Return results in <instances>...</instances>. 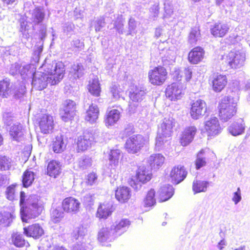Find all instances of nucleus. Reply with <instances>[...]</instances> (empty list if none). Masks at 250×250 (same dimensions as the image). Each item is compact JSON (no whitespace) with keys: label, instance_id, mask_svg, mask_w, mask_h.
Instances as JSON below:
<instances>
[{"label":"nucleus","instance_id":"7c9ffc66","mask_svg":"<svg viewBox=\"0 0 250 250\" xmlns=\"http://www.w3.org/2000/svg\"><path fill=\"white\" fill-rule=\"evenodd\" d=\"M120 118V112L119 110L114 109L106 112L105 118V124L107 127L114 125Z\"/></svg>","mask_w":250,"mask_h":250},{"label":"nucleus","instance_id":"39448f33","mask_svg":"<svg viewBox=\"0 0 250 250\" xmlns=\"http://www.w3.org/2000/svg\"><path fill=\"white\" fill-rule=\"evenodd\" d=\"M148 138L137 134L133 135L127 139L125 148L130 153L135 154L139 152L148 143Z\"/></svg>","mask_w":250,"mask_h":250},{"label":"nucleus","instance_id":"2f4dec72","mask_svg":"<svg viewBox=\"0 0 250 250\" xmlns=\"http://www.w3.org/2000/svg\"><path fill=\"white\" fill-rule=\"evenodd\" d=\"M61 163L57 161L52 160L50 161L47 166V174L50 177H57L61 173Z\"/></svg>","mask_w":250,"mask_h":250},{"label":"nucleus","instance_id":"ddd939ff","mask_svg":"<svg viewBox=\"0 0 250 250\" xmlns=\"http://www.w3.org/2000/svg\"><path fill=\"white\" fill-rule=\"evenodd\" d=\"M166 96L171 101L181 99L184 95V87L179 83H172L168 85L166 89Z\"/></svg>","mask_w":250,"mask_h":250},{"label":"nucleus","instance_id":"9d476101","mask_svg":"<svg viewBox=\"0 0 250 250\" xmlns=\"http://www.w3.org/2000/svg\"><path fill=\"white\" fill-rule=\"evenodd\" d=\"M204 125V129L208 136L217 135L222 132L223 129L218 118L215 116H211L206 118Z\"/></svg>","mask_w":250,"mask_h":250},{"label":"nucleus","instance_id":"a19ab883","mask_svg":"<svg viewBox=\"0 0 250 250\" xmlns=\"http://www.w3.org/2000/svg\"><path fill=\"white\" fill-rule=\"evenodd\" d=\"M88 89L93 96H99L101 92V88L98 79L94 78L89 81Z\"/></svg>","mask_w":250,"mask_h":250},{"label":"nucleus","instance_id":"aec40b11","mask_svg":"<svg viewBox=\"0 0 250 250\" xmlns=\"http://www.w3.org/2000/svg\"><path fill=\"white\" fill-rule=\"evenodd\" d=\"M227 83L228 79L225 75L214 74L212 81V89L215 92H219L225 87Z\"/></svg>","mask_w":250,"mask_h":250},{"label":"nucleus","instance_id":"a211bd4d","mask_svg":"<svg viewBox=\"0 0 250 250\" xmlns=\"http://www.w3.org/2000/svg\"><path fill=\"white\" fill-rule=\"evenodd\" d=\"M80 205L79 201L72 197L65 198L62 203L63 209L68 213L77 212L79 210Z\"/></svg>","mask_w":250,"mask_h":250},{"label":"nucleus","instance_id":"c756f323","mask_svg":"<svg viewBox=\"0 0 250 250\" xmlns=\"http://www.w3.org/2000/svg\"><path fill=\"white\" fill-rule=\"evenodd\" d=\"M112 205L110 203L101 204L98 208L96 216L100 219H106L113 212Z\"/></svg>","mask_w":250,"mask_h":250},{"label":"nucleus","instance_id":"c85d7f7f","mask_svg":"<svg viewBox=\"0 0 250 250\" xmlns=\"http://www.w3.org/2000/svg\"><path fill=\"white\" fill-rule=\"evenodd\" d=\"M115 197L116 199L121 203H125L131 197V191L127 187L118 188L116 190Z\"/></svg>","mask_w":250,"mask_h":250},{"label":"nucleus","instance_id":"052dcab7","mask_svg":"<svg viewBox=\"0 0 250 250\" xmlns=\"http://www.w3.org/2000/svg\"><path fill=\"white\" fill-rule=\"evenodd\" d=\"M242 200L241 191L240 188H238L237 191L233 193L231 198L234 205H237Z\"/></svg>","mask_w":250,"mask_h":250},{"label":"nucleus","instance_id":"5fc2aeb1","mask_svg":"<svg viewBox=\"0 0 250 250\" xmlns=\"http://www.w3.org/2000/svg\"><path fill=\"white\" fill-rule=\"evenodd\" d=\"M160 7L158 3H155L152 5L149 9V19L155 20L159 14Z\"/></svg>","mask_w":250,"mask_h":250},{"label":"nucleus","instance_id":"b1692460","mask_svg":"<svg viewBox=\"0 0 250 250\" xmlns=\"http://www.w3.org/2000/svg\"><path fill=\"white\" fill-rule=\"evenodd\" d=\"M14 94L16 97H19L18 93H16L12 89L10 81L7 79H4L0 82V96L3 98H7L11 95Z\"/></svg>","mask_w":250,"mask_h":250},{"label":"nucleus","instance_id":"c9c22d12","mask_svg":"<svg viewBox=\"0 0 250 250\" xmlns=\"http://www.w3.org/2000/svg\"><path fill=\"white\" fill-rule=\"evenodd\" d=\"M14 218L15 215L13 212L8 211L0 212V228L9 226Z\"/></svg>","mask_w":250,"mask_h":250},{"label":"nucleus","instance_id":"dca6fc26","mask_svg":"<svg viewBox=\"0 0 250 250\" xmlns=\"http://www.w3.org/2000/svg\"><path fill=\"white\" fill-rule=\"evenodd\" d=\"M39 126L43 134H49L52 132L54 126V118L49 114L43 115L39 120Z\"/></svg>","mask_w":250,"mask_h":250},{"label":"nucleus","instance_id":"5701e85b","mask_svg":"<svg viewBox=\"0 0 250 250\" xmlns=\"http://www.w3.org/2000/svg\"><path fill=\"white\" fill-rule=\"evenodd\" d=\"M205 52L202 47H194L188 53V61L191 63L197 64L202 61Z\"/></svg>","mask_w":250,"mask_h":250},{"label":"nucleus","instance_id":"69168bd1","mask_svg":"<svg viewBox=\"0 0 250 250\" xmlns=\"http://www.w3.org/2000/svg\"><path fill=\"white\" fill-rule=\"evenodd\" d=\"M3 120L6 125H10L13 121L12 114L11 113L5 112L3 115Z\"/></svg>","mask_w":250,"mask_h":250},{"label":"nucleus","instance_id":"6e6552de","mask_svg":"<svg viewBox=\"0 0 250 250\" xmlns=\"http://www.w3.org/2000/svg\"><path fill=\"white\" fill-rule=\"evenodd\" d=\"M245 60L246 55L242 50H233L228 54L227 57L228 64L230 68L233 69H237L243 66Z\"/></svg>","mask_w":250,"mask_h":250},{"label":"nucleus","instance_id":"bf43d9fd","mask_svg":"<svg viewBox=\"0 0 250 250\" xmlns=\"http://www.w3.org/2000/svg\"><path fill=\"white\" fill-rule=\"evenodd\" d=\"M86 183L88 185L92 186L97 183V175L94 172L88 174L86 178Z\"/></svg>","mask_w":250,"mask_h":250},{"label":"nucleus","instance_id":"f3484780","mask_svg":"<svg viewBox=\"0 0 250 250\" xmlns=\"http://www.w3.org/2000/svg\"><path fill=\"white\" fill-rule=\"evenodd\" d=\"M76 104L71 100H66L63 103V113H62V118L64 122H67L74 117L75 114Z\"/></svg>","mask_w":250,"mask_h":250},{"label":"nucleus","instance_id":"473e14b6","mask_svg":"<svg viewBox=\"0 0 250 250\" xmlns=\"http://www.w3.org/2000/svg\"><path fill=\"white\" fill-rule=\"evenodd\" d=\"M229 27L227 24L218 22L211 28V33L215 37H222L228 32Z\"/></svg>","mask_w":250,"mask_h":250},{"label":"nucleus","instance_id":"4468645a","mask_svg":"<svg viewBox=\"0 0 250 250\" xmlns=\"http://www.w3.org/2000/svg\"><path fill=\"white\" fill-rule=\"evenodd\" d=\"M207 111L206 102L204 100L198 99L192 104L190 114L192 119L197 120L203 116Z\"/></svg>","mask_w":250,"mask_h":250},{"label":"nucleus","instance_id":"72a5a7b5","mask_svg":"<svg viewBox=\"0 0 250 250\" xmlns=\"http://www.w3.org/2000/svg\"><path fill=\"white\" fill-rule=\"evenodd\" d=\"M9 134L13 140L20 141L23 135L22 125L20 124H14L10 128Z\"/></svg>","mask_w":250,"mask_h":250},{"label":"nucleus","instance_id":"79ce46f5","mask_svg":"<svg viewBox=\"0 0 250 250\" xmlns=\"http://www.w3.org/2000/svg\"><path fill=\"white\" fill-rule=\"evenodd\" d=\"M35 180V174L33 171L26 170L22 176V184L24 187H28Z\"/></svg>","mask_w":250,"mask_h":250},{"label":"nucleus","instance_id":"1a4fd4ad","mask_svg":"<svg viewBox=\"0 0 250 250\" xmlns=\"http://www.w3.org/2000/svg\"><path fill=\"white\" fill-rule=\"evenodd\" d=\"M166 69L162 66L154 68L148 72L150 83L154 85H161L164 83L167 79Z\"/></svg>","mask_w":250,"mask_h":250},{"label":"nucleus","instance_id":"58836bf2","mask_svg":"<svg viewBox=\"0 0 250 250\" xmlns=\"http://www.w3.org/2000/svg\"><path fill=\"white\" fill-rule=\"evenodd\" d=\"M129 97L134 102H140L145 95L146 92L144 90L135 87V89H131L129 92Z\"/></svg>","mask_w":250,"mask_h":250},{"label":"nucleus","instance_id":"cd10ccee","mask_svg":"<svg viewBox=\"0 0 250 250\" xmlns=\"http://www.w3.org/2000/svg\"><path fill=\"white\" fill-rule=\"evenodd\" d=\"M99 115V109L96 104H92L86 110L85 120L91 124L96 122Z\"/></svg>","mask_w":250,"mask_h":250},{"label":"nucleus","instance_id":"603ef678","mask_svg":"<svg viewBox=\"0 0 250 250\" xmlns=\"http://www.w3.org/2000/svg\"><path fill=\"white\" fill-rule=\"evenodd\" d=\"M34 68L33 65L32 64H24L21 65L20 74L25 79L26 76L28 74H31L33 72V69Z\"/></svg>","mask_w":250,"mask_h":250},{"label":"nucleus","instance_id":"49530a36","mask_svg":"<svg viewBox=\"0 0 250 250\" xmlns=\"http://www.w3.org/2000/svg\"><path fill=\"white\" fill-rule=\"evenodd\" d=\"M12 239L13 244L17 247H22L25 246L26 243L28 244V242L25 241L23 235L18 233L13 234Z\"/></svg>","mask_w":250,"mask_h":250},{"label":"nucleus","instance_id":"864d4df0","mask_svg":"<svg viewBox=\"0 0 250 250\" xmlns=\"http://www.w3.org/2000/svg\"><path fill=\"white\" fill-rule=\"evenodd\" d=\"M11 160L6 156H0V170H5L9 168Z\"/></svg>","mask_w":250,"mask_h":250},{"label":"nucleus","instance_id":"bb28decb","mask_svg":"<svg viewBox=\"0 0 250 250\" xmlns=\"http://www.w3.org/2000/svg\"><path fill=\"white\" fill-rule=\"evenodd\" d=\"M158 194L160 202H163L169 199L174 194V189L172 186L165 185L159 189Z\"/></svg>","mask_w":250,"mask_h":250},{"label":"nucleus","instance_id":"a878e982","mask_svg":"<svg viewBox=\"0 0 250 250\" xmlns=\"http://www.w3.org/2000/svg\"><path fill=\"white\" fill-rule=\"evenodd\" d=\"M24 233L27 236L38 238L44 233L42 227L38 224H35L24 228Z\"/></svg>","mask_w":250,"mask_h":250},{"label":"nucleus","instance_id":"774afa93","mask_svg":"<svg viewBox=\"0 0 250 250\" xmlns=\"http://www.w3.org/2000/svg\"><path fill=\"white\" fill-rule=\"evenodd\" d=\"M104 26V21L103 19H99L96 21V24L95 25V30L96 31H99L101 28Z\"/></svg>","mask_w":250,"mask_h":250},{"label":"nucleus","instance_id":"e433bc0d","mask_svg":"<svg viewBox=\"0 0 250 250\" xmlns=\"http://www.w3.org/2000/svg\"><path fill=\"white\" fill-rule=\"evenodd\" d=\"M53 151L56 153H61L65 149L66 144L62 136H57L52 144Z\"/></svg>","mask_w":250,"mask_h":250},{"label":"nucleus","instance_id":"6e6d98bb","mask_svg":"<svg viewBox=\"0 0 250 250\" xmlns=\"http://www.w3.org/2000/svg\"><path fill=\"white\" fill-rule=\"evenodd\" d=\"M124 20L122 16H118L117 20L114 22V27L119 34H123L124 32Z\"/></svg>","mask_w":250,"mask_h":250},{"label":"nucleus","instance_id":"20e7f679","mask_svg":"<svg viewBox=\"0 0 250 250\" xmlns=\"http://www.w3.org/2000/svg\"><path fill=\"white\" fill-rule=\"evenodd\" d=\"M237 104L231 97L224 98L219 105V116L223 122H228L234 116L237 111Z\"/></svg>","mask_w":250,"mask_h":250},{"label":"nucleus","instance_id":"de8ad7c7","mask_svg":"<svg viewBox=\"0 0 250 250\" xmlns=\"http://www.w3.org/2000/svg\"><path fill=\"white\" fill-rule=\"evenodd\" d=\"M64 213L60 207L54 209L51 213V220L55 223L59 222L63 217Z\"/></svg>","mask_w":250,"mask_h":250},{"label":"nucleus","instance_id":"c03bdc74","mask_svg":"<svg viewBox=\"0 0 250 250\" xmlns=\"http://www.w3.org/2000/svg\"><path fill=\"white\" fill-rule=\"evenodd\" d=\"M121 155V151L119 149L111 150L109 154L108 159L110 165L116 166L118 165L119 160Z\"/></svg>","mask_w":250,"mask_h":250},{"label":"nucleus","instance_id":"13d9d810","mask_svg":"<svg viewBox=\"0 0 250 250\" xmlns=\"http://www.w3.org/2000/svg\"><path fill=\"white\" fill-rule=\"evenodd\" d=\"M128 26L129 35H133V34L136 33V28L137 27V22L134 19L131 18L129 19Z\"/></svg>","mask_w":250,"mask_h":250},{"label":"nucleus","instance_id":"3c124183","mask_svg":"<svg viewBox=\"0 0 250 250\" xmlns=\"http://www.w3.org/2000/svg\"><path fill=\"white\" fill-rule=\"evenodd\" d=\"M204 152L205 151L204 150H201L197 154V159L195 161L196 167L197 169L206 165V159L203 156Z\"/></svg>","mask_w":250,"mask_h":250},{"label":"nucleus","instance_id":"09e8293b","mask_svg":"<svg viewBox=\"0 0 250 250\" xmlns=\"http://www.w3.org/2000/svg\"><path fill=\"white\" fill-rule=\"evenodd\" d=\"M92 159L88 156H83L78 162L80 168L84 169L90 167L92 165Z\"/></svg>","mask_w":250,"mask_h":250},{"label":"nucleus","instance_id":"680f3d73","mask_svg":"<svg viewBox=\"0 0 250 250\" xmlns=\"http://www.w3.org/2000/svg\"><path fill=\"white\" fill-rule=\"evenodd\" d=\"M111 92L113 98L115 100L119 99L121 95V90L118 87L115 85L112 86L111 88Z\"/></svg>","mask_w":250,"mask_h":250},{"label":"nucleus","instance_id":"7ed1b4c3","mask_svg":"<svg viewBox=\"0 0 250 250\" xmlns=\"http://www.w3.org/2000/svg\"><path fill=\"white\" fill-rule=\"evenodd\" d=\"M175 120L171 117L164 118L158 128L155 146L158 150L169 145Z\"/></svg>","mask_w":250,"mask_h":250},{"label":"nucleus","instance_id":"0eeeda50","mask_svg":"<svg viewBox=\"0 0 250 250\" xmlns=\"http://www.w3.org/2000/svg\"><path fill=\"white\" fill-rule=\"evenodd\" d=\"M151 178V174L145 166H141L138 167L136 176L129 181V185L135 190H139L141 187V183H145Z\"/></svg>","mask_w":250,"mask_h":250},{"label":"nucleus","instance_id":"8fccbe9b","mask_svg":"<svg viewBox=\"0 0 250 250\" xmlns=\"http://www.w3.org/2000/svg\"><path fill=\"white\" fill-rule=\"evenodd\" d=\"M165 14L164 18H168L173 14L174 6L172 1L170 0H165L164 2Z\"/></svg>","mask_w":250,"mask_h":250},{"label":"nucleus","instance_id":"f257e3e1","mask_svg":"<svg viewBox=\"0 0 250 250\" xmlns=\"http://www.w3.org/2000/svg\"><path fill=\"white\" fill-rule=\"evenodd\" d=\"M40 71L33 74L32 85L38 90L45 88L48 84H58L62 79L64 74V65L62 62H52L45 63L40 68Z\"/></svg>","mask_w":250,"mask_h":250},{"label":"nucleus","instance_id":"0e129e2a","mask_svg":"<svg viewBox=\"0 0 250 250\" xmlns=\"http://www.w3.org/2000/svg\"><path fill=\"white\" fill-rule=\"evenodd\" d=\"M42 52V48L41 47H38L33 53V57L32 58V62L36 63L39 62L40 59V55Z\"/></svg>","mask_w":250,"mask_h":250},{"label":"nucleus","instance_id":"2eb2a0df","mask_svg":"<svg viewBox=\"0 0 250 250\" xmlns=\"http://www.w3.org/2000/svg\"><path fill=\"white\" fill-rule=\"evenodd\" d=\"M246 127V124L243 119L239 118L229 125L227 131L232 136L237 137L244 134Z\"/></svg>","mask_w":250,"mask_h":250},{"label":"nucleus","instance_id":"6ab92c4d","mask_svg":"<svg viewBox=\"0 0 250 250\" xmlns=\"http://www.w3.org/2000/svg\"><path fill=\"white\" fill-rule=\"evenodd\" d=\"M197 132V128L194 126H190L185 128L180 138V143L183 146H187L193 140Z\"/></svg>","mask_w":250,"mask_h":250},{"label":"nucleus","instance_id":"ea45409f","mask_svg":"<svg viewBox=\"0 0 250 250\" xmlns=\"http://www.w3.org/2000/svg\"><path fill=\"white\" fill-rule=\"evenodd\" d=\"M83 74L84 68L81 63L74 64L69 72V75L74 79L81 78Z\"/></svg>","mask_w":250,"mask_h":250},{"label":"nucleus","instance_id":"37998d69","mask_svg":"<svg viewBox=\"0 0 250 250\" xmlns=\"http://www.w3.org/2000/svg\"><path fill=\"white\" fill-rule=\"evenodd\" d=\"M200 38V32L199 27H195L191 29L188 38V42L194 45Z\"/></svg>","mask_w":250,"mask_h":250},{"label":"nucleus","instance_id":"9b49d317","mask_svg":"<svg viewBox=\"0 0 250 250\" xmlns=\"http://www.w3.org/2000/svg\"><path fill=\"white\" fill-rule=\"evenodd\" d=\"M110 225H105L100 228L97 234L98 241L103 245L114 241L117 236Z\"/></svg>","mask_w":250,"mask_h":250},{"label":"nucleus","instance_id":"4d7b16f0","mask_svg":"<svg viewBox=\"0 0 250 250\" xmlns=\"http://www.w3.org/2000/svg\"><path fill=\"white\" fill-rule=\"evenodd\" d=\"M74 25L72 23H66L63 26V35L70 37L72 35Z\"/></svg>","mask_w":250,"mask_h":250},{"label":"nucleus","instance_id":"4c0bfd02","mask_svg":"<svg viewBox=\"0 0 250 250\" xmlns=\"http://www.w3.org/2000/svg\"><path fill=\"white\" fill-rule=\"evenodd\" d=\"M208 186V182L196 179L193 181L192 189L195 194L202 192H206Z\"/></svg>","mask_w":250,"mask_h":250},{"label":"nucleus","instance_id":"f704fd0d","mask_svg":"<svg viewBox=\"0 0 250 250\" xmlns=\"http://www.w3.org/2000/svg\"><path fill=\"white\" fill-rule=\"evenodd\" d=\"M147 161L152 168L158 169L163 165L165 157L161 154H154L150 156Z\"/></svg>","mask_w":250,"mask_h":250},{"label":"nucleus","instance_id":"e2e57ef3","mask_svg":"<svg viewBox=\"0 0 250 250\" xmlns=\"http://www.w3.org/2000/svg\"><path fill=\"white\" fill-rule=\"evenodd\" d=\"M6 196L8 200H13L15 197V189L13 186H10L7 188L6 191Z\"/></svg>","mask_w":250,"mask_h":250},{"label":"nucleus","instance_id":"423d86ee","mask_svg":"<svg viewBox=\"0 0 250 250\" xmlns=\"http://www.w3.org/2000/svg\"><path fill=\"white\" fill-rule=\"evenodd\" d=\"M87 229L83 226H80L75 229L73 233V236L78 241L74 246L73 250H90V241L86 236Z\"/></svg>","mask_w":250,"mask_h":250},{"label":"nucleus","instance_id":"a18cd8bd","mask_svg":"<svg viewBox=\"0 0 250 250\" xmlns=\"http://www.w3.org/2000/svg\"><path fill=\"white\" fill-rule=\"evenodd\" d=\"M155 192L153 189H150L144 200V206L146 207H150L156 203L155 198Z\"/></svg>","mask_w":250,"mask_h":250},{"label":"nucleus","instance_id":"f03ea898","mask_svg":"<svg viewBox=\"0 0 250 250\" xmlns=\"http://www.w3.org/2000/svg\"><path fill=\"white\" fill-rule=\"evenodd\" d=\"M25 194L23 191L20 192L21 216L23 222H27L29 219H34L42 212L43 207L42 202L39 200L38 196L30 195L26 200L25 207L24 202Z\"/></svg>","mask_w":250,"mask_h":250},{"label":"nucleus","instance_id":"393cba45","mask_svg":"<svg viewBox=\"0 0 250 250\" xmlns=\"http://www.w3.org/2000/svg\"><path fill=\"white\" fill-rule=\"evenodd\" d=\"M130 223L126 219H123L119 221L115 222L110 225L117 237L122 235L128 228Z\"/></svg>","mask_w":250,"mask_h":250},{"label":"nucleus","instance_id":"412c9836","mask_svg":"<svg viewBox=\"0 0 250 250\" xmlns=\"http://www.w3.org/2000/svg\"><path fill=\"white\" fill-rule=\"evenodd\" d=\"M187 171L184 167L178 166L174 167L171 170L170 176L174 184H178L182 182L187 176Z\"/></svg>","mask_w":250,"mask_h":250},{"label":"nucleus","instance_id":"f8f14e48","mask_svg":"<svg viewBox=\"0 0 250 250\" xmlns=\"http://www.w3.org/2000/svg\"><path fill=\"white\" fill-rule=\"evenodd\" d=\"M95 142L94 134L89 131H84L77 138V144L79 151H83L91 147Z\"/></svg>","mask_w":250,"mask_h":250},{"label":"nucleus","instance_id":"4be33fe9","mask_svg":"<svg viewBox=\"0 0 250 250\" xmlns=\"http://www.w3.org/2000/svg\"><path fill=\"white\" fill-rule=\"evenodd\" d=\"M44 16L45 13L43 9L39 7L30 10L26 15L27 18L35 25L41 23L43 21Z\"/></svg>","mask_w":250,"mask_h":250},{"label":"nucleus","instance_id":"338daca9","mask_svg":"<svg viewBox=\"0 0 250 250\" xmlns=\"http://www.w3.org/2000/svg\"><path fill=\"white\" fill-rule=\"evenodd\" d=\"M21 65L19 63H16L11 65L10 72L12 75H15L18 73L20 74V70Z\"/></svg>","mask_w":250,"mask_h":250}]
</instances>
